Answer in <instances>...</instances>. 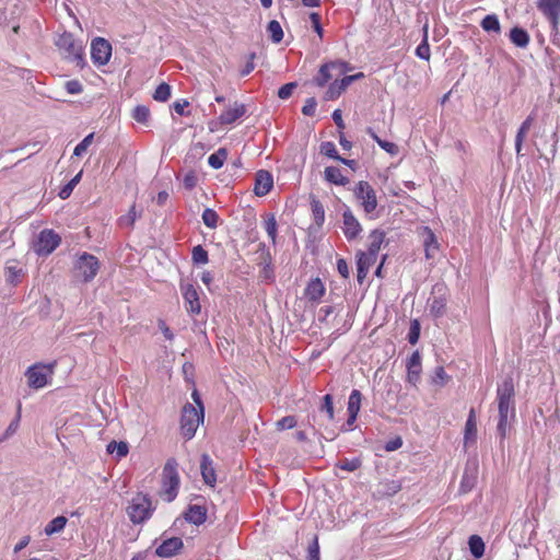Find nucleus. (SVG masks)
<instances>
[{"label":"nucleus","instance_id":"nucleus-58","mask_svg":"<svg viewBox=\"0 0 560 560\" xmlns=\"http://www.w3.org/2000/svg\"><path fill=\"white\" fill-rule=\"evenodd\" d=\"M317 106V102L314 97H310L306 100L304 106L302 107V113L305 116H313L315 114Z\"/></svg>","mask_w":560,"mask_h":560},{"label":"nucleus","instance_id":"nucleus-56","mask_svg":"<svg viewBox=\"0 0 560 560\" xmlns=\"http://www.w3.org/2000/svg\"><path fill=\"white\" fill-rule=\"evenodd\" d=\"M65 89L69 94H80L83 91V86L78 80L67 81L65 84Z\"/></svg>","mask_w":560,"mask_h":560},{"label":"nucleus","instance_id":"nucleus-13","mask_svg":"<svg viewBox=\"0 0 560 560\" xmlns=\"http://www.w3.org/2000/svg\"><path fill=\"white\" fill-rule=\"evenodd\" d=\"M183 298L185 301V307L187 312L197 315L201 311V305L199 302V294L196 288L192 284H184L182 285Z\"/></svg>","mask_w":560,"mask_h":560},{"label":"nucleus","instance_id":"nucleus-6","mask_svg":"<svg viewBox=\"0 0 560 560\" xmlns=\"http://www.w3.org/2000/svg\"><path fill=\"white\" fill-rule=\"evenodd\" d=\"M55 364H34L25 373L27 384L31 388L39 389L47 385L48 378L54 373Z\"/></svg>","mask_w":560,"mask_h":560},{"label":"nucleus","instance_id":"nucleus-44","mask_svg":"<svg viewBox=\"0 0 560 560\" xmlns=\"http://www.w3.org/2000/svg\"><path fill=\"white\" fill-rule=\"evenodd\" d=\"M171 97V86L167 83H161L153 94V98L159 102H166Z\"/></svg>","mask_w":560,"mask_h":560},{"label":"nucleus","instance_id":"nucleus-32","mask_svg":"<svg viewBox=\"0 0 560 560\" xmlns=\"http://www.w3.org/2000/svg\"><path fill=\"white\" fill-rule=\"evenodd\" d=\"M480 25L486 32H494L497 34L501 32L500 21L495 14L486 15Z\"/></svg>","mask_w":560,"mask_h":560},{"label":"nucleus","instance_id":"nucleus-57","mask_svg":"<svg viewBox=\"0 0 560 560\" xmlns=\"http://www.w3.org/2000/svg\"><path fill=\"white\" fill-rule=\"evenodd\" d=\"M295 88H296V83H294V82H290V83L282 85L278 91L279 98H281V100L289 98L292 95L293 90Z\"/></svg>","mask_w":560,"mask_h":560},{"label":"nucleus","instance_id":"nucleus-25","mask_svg":"<svg viewBox=\"0 0 560 560\" xmlns=\"http://www.w3.org/2000/svg\"><path fill=\"white\" fill-rule=\"evenodd\" d=\"M385 240V232L381 230H374L369 235V248L368 252L370 256H376L381 249V246Z\"/></svg>","mask_w":560,"mask_h":560},{"label":"nucleus","instance_id":"nucleus-10","mask_svg":"<svg viewBox=\"0 0 560 560\" xmlns=\"http://www.w3.org/2000/svg\"><path fill=\"white\" fill-rule=\"evenodd\" d=\"M112 56V45L109 42L102 37H96L91 43V58L97 66H105L108 63Z\"/></svg>","mask_w":560,"mask_h":560},{"label":"nucleus","instance_id":"nucleus-39","mask_svg":"<svg viewBox=\"0 0 560 560\" xmlns=\"http://www.w3.org/2000/svg\"><path fill=\"white\" fill-rule=\"evenodd\" d=\"M361 393L358 389H353L348 400V413L358 415L361 406Z\"/></svg>","mask_w":560,"mask_h":560},{"label":"nucleus","instance_id":"nucleus-54","mask_svg":"<svg viewBox=\"0 0 560 560\" xmlns=\"http://www.w3.org/2000/svg\"><path fill=\"white\" fill-rule=\"evenodd\" d=\"M137 217H138V214H137V211H136V206L133 205L130 208L128 214L120 218V220H119L120 224L121 225H126V226H132L135 221L137 220Z\"/></svg>","mask_w":560,"mask_h":560},{"label":"nucleus","instance_id":"nucleus-4","mask_svg":"<svg viewBox=\"0 0 560 560\" xmlns=\"http://www.w3.org/2000/svg\"><path fill=\"white\" fill-rule=\"evenodd\" d=\"M177 462L175 458H168L162 471L163 495L167 502H172L178 493L179 475L177 471Z\"/></svg>","mask_w":560,"mask_h":560},{"label":"nucleus","instance_id":"nucleus-43","mask_svg":"<svg viewBox=\"0 0 560 560\" xmlns=\"http://www.w3.org/2000/svg\"><path fill=\"white\" fill-rule=\"evenodd\" d=\"M265 230L275 245L277 240V221L273 214L267 215L265 220Z\"/></svg>","mask_w":560,"mask_h":560},{"label":"nucleus","instance_id":"nucleus-35","mask_svg":"<svg viewBox=\"0 0 560 560\" xmlns=\"http://www.w3.org/2000/svg\"><path fill=\"white\" fill-rule=\"evenodd\" d=\"M430 313L434 316V317H441L444 313H445V310H446V301L445 299L439 296V298H433L432 300H430Z\"/></svg>","mask_w":560,"mask_h":560},{"label":"nucleus","instance_id":"nucleus-64","mask_svg":"<svg viewBox=\"0 0 560 560\" xmlns=\"http://www.w3.org/2000/svg\"><path fill=\"white\" fill-rule=\"evenodd\" d=\"M337 270L341 277H343V278L349 277V267H348L347 261L343 258H339L337 260Z\"/></svg>","mask_w":560,"mask_h":560},{"label":"nucleus","instance_id":"nucleus-33","mask_svg":"<svg viewBox=\"0 0 560 560\" xmlns=\"http://www.w3.org/2000/svg\"><path fill=\"white\" fill-rule=\"evenodd\" d=\"M477 434V424H476V416L475 410L471 409L468 416V419L465 423V442L470 440H475Z\"/></svg>","mask_w":560,"mask_h":560},{"label":"nucleus","instance_id":"nucleus-48","mask_svg":"<svg viewBox=\"0 0 560 560\" xmlns=\"http://www.w3.org/2000/svg\"><path fill=\"white\" fill-rule=\"evenodd\" d=\"M420 323L418 319H412L408 332V341L411 345H416L420 337Z\"/></svg>","mask_w":560,"mask_h":560},{"label":"nucleus","instance_id":"nucleus-24","mask_svg":"<svg viewBox=\"0 0 560 560\" xmlns=\"http://www.w3.org/2000/svg\"><path fill=\"white\" fill-rule=\"evenodd\" d=\"M509 37H510V40L518 48H526L528 46L529 39H530L527 31L522 27H518V26H514L510 31Z\"/></svg>","mask_w":560,"mask_h":560},{"label":"nucleus","instance_id":"nucleus-8","mask_svg":"<svg viewBox=\"0 0 560 560\" xmlns=\"http://www.w3.org/2000/svg\"><path fill=\"white\" fill-rule=\"evenodd\" d=\"M74 269L77 275L81 277L83 281L89 282L97 275L100 261L95 256L89 253H83L77 258Z\"/></svg>","mask_w":560,"mask_h":560},{"label":"nucleus","instance_id":"nucleus-21","mask_svg":"<svg viewBox=\"0 0 560 560\" xmlns=\"http://www.w3.org/2000/svg\"><path fill=\"white\" fill-rule=\"evenodd\" d=\"M184 517L188 523L201 525L207 520V510L201 505H189Z\"/></svg>","mask_w":560,"mask_h":560},{"label":"nucleus","instance_id":"nucleus-47","mask_svg":"<svg viewBox=\"0 0 560 560\" xmlns=\"http://www.w3.org/2000/svg\"><path fill=\"white\" fill-rule=\"evenodd\" d=\"M94 133H89L80 143L77 144L73 151V155L75 156H82L88 148L93 142Z\"/></svg>","mask_w":560,"mask_h":560},{"label":"nucleus","instance_id":"nucleus-3","mask_svg":"<svg viewBox=\"0 0 560 560\" xmlns=\"http://www.w3.org/2000/svg\"><path fill=\"white\" fill-rule=\"evenodd\" d=\"M154 511L151 499L143 493H138L129 502L126 512L133 524H142L148 521Z\"/></svg>","mask_w":560,"mask_h":560},{"label":"nucleus","instance_id":"nucleus-19","mask_svg":"<svg viewBox=\"0 0 560 560\" xmlns=\"http://www.w3.org/2000/svg\"><path fill=\"white\" fill-rule=\"evenodd\" d=\"M200 470L205 483L210 487H214L217 483V475L213 466V460L208 454L201 455Z\"/></svg>","mask_w":560,"mask_h":560},{"label":"nucleus","instance_id":"nucleus-40","mask_svg":"<svg viewBox=\"0 0 560 560\" xmlns=\"http://www.w3.org/2000/svg\"><path fill=\"white\" fill-rule=\"evenodd\" d=\"M201 218L206 226L210 229H215L218 226L219 215L213 209L206 208L202 212Z\"/></svg>","mask_w":560,"mask_h":560},{"label":"nucleus","instance_id":"nucleus-30","mask_svg":"<svg viewBox=\"0 0 560 560\" xmlns=\"http://www.w3.org/2000/svg\"><path fill=\"white\" fill-rule=\"evenodd\" d=\"M468 546L471 555L479 559L485 553V542L482 538L478 535H471L468 539Z\"/></svg>","mask_w":560,"mask_h":560},{"label":"nucleus","instance_id":"nucleus-18","mask_svg":"<svg viewBox=\"0 0 560 560\" xmlns=\"http://www.w3.org/2000/svg\"><path fill=\"white\" fill-rule=\"evenodd\" d=\"M24 276V270L20 266L19 261L11 259L5 262L4 277L7 283L11 285H18Z\"/></svg>","mask_w":560,"mask_h":560},{"label":"nucleus","instance_id":"nucleus-51","mask_svg":"<svg viewBox=\"0 0 560 560\" xmlns=\"http://www.w3.org/2000/svg\"><path fill=\"white\" fill-rule=\"evenodd\" d=\"M320 411L325 412L329 420L334 419V404H332V396L330 394H326L323 397V404L320 406Z\"/></svg>","mask_w":560,"mask_h":560},{"label":"nucleus","instance_id":"nucleus-1","mask_svg":"<svg viewBox=\"0 0 560 560\" xmlns=\"http://www.w3.org/2000/svg\"><path fill=\"white\" fill-rule=\"evenodd\" d=\"M514 383L512 377H506L497 388V401L499 409V422L497 430L502 439L506 436L509 420L515 416Z\"/></svg>","mask_w":560,"mask_h":560},{"label":"nucleus","instance_id":"nucleus-59","mask_svg":"<svg viewBox=\"0 0 560 560\" xmlns=\"http://www.w3.org/2000/svg\"><path fill=\"white\" fill-rule=\"evenodd\" d=\"M448 378L443 366H438L434 371L433 383L443 385Z\"/></svg>","mask_w":560,"mask_h":560},{"label":"nucleus","instance_id":"nucleus-9","mask_svg":"<svg viewBox=\"0 0 560 560\" xmlns=\"http://www.w3.org/2000/svg\"><path fill=\"white\" fill-rule=\"evenodd\" d=\"M353 192L366 213H372L376 209V194L368 182L360 180L355 185Z\"/></svg>","mask_w":560,"mask_h":560},{"label":"nucleus","instance_id":"nucleus-17","mask_svg":"<svg viewBox=\"0 0 560 560\" xmlns=\"http://www.w3.org/2000/svg\"><path fill=\"white\" fill-rule=\"evenodd\" d=\"M183 548V540L178 537H172L164 540L155 550V553L162 558H170L176 555Z\"/></svg>","mask_w":560,"mask_h":560},{"label":"nucleus","instance_id":"nucleus-41","mask_svg":"<svg viewBox=\"0 0 560 560\" xmlns=\"http://www.w3.org/2000/svg\"><path fill=\"white\" fill-rule=\"evenodd\" d=\"M191 259L196 265H206L209 260L208 252L201 245H197L192 248Z\"/></svg>","mask_w":560,"mask_h":560},{"label":"nucleus","instance_id":"nucleus-42","mask_svg":"<svg viewBox=\"0 0 560 560\" xmlns=\"http://www.w3.org/2000/svg\"><path fill=\"white\" fill-rule=\"evenodd\" d=\"M361 466V460L360 458L358 457H354V458H343V459H340L337 464H336V467L342 469V470H347V471H355L357 469H359Z\"/></svg>","mask_w":560,"mask_h":560},{"label":"nucleus","instance_id":"nucleus-15","mask_svg":"<svg viewBox=\"0 0 560 560\" xmlns=\"http://www.w3.org/2000/svg\"><path fill=\"white\" fill-rule=\"evenodd\" d=\"M343 226L342 231L348 241L354 240L361 232L362 228L357 218L353 215L350 209H347L343 214Z\"/></svg>","mask_w":560,"mask_h":560},{"label":"nucleus","instance_id":"nucleus-20","mask_svg":"<svg viewBox=\"0 0 560 560\" xmlns=\"http://www.w3.org/2000/svg\"><path fill=\"white\" fill-rule=\"evenodd\" d=\"M273 186V179L269 172L259 171L256 174L254 191L257 196L267 195Z\"/></svg>","mask_w":560,"mask_h":560},{"label":"nucleus","instance_id":"nucleus-53","mask_svg":"<svg viewBox=\"0 0 560 560\" xmlns=\"http://www.w3.org/2000/svg\"><path fill=\"white\" fill-rule=\"evenodd\" d=\"M276 425L278 430L293 429L296 425V419L294 416H287L278 420Z\"/></svg>","mask_w":560,"mask_h":560},{"label":"nucleus","instance_id":"nucleus-12","mask_svg":"<svg viewBox=\"0 0 560 560\" xmlns=\"http://www.w3.org/2000/svg\"><path fill=\"white\" fill-rule=\"evenodd\" d=\"M332 69H337L338 74H343L350 70L349 65L345 61L325 63L319 68L318 74L315 78V83L318 86H324L330 79H332V74L330 73V70Z\"/></svg>","mask_w":560,"mask_h":560},{"label":"nucleus","instance_id":"nucleus-26","mask_svg":"<svg viewBox=\"0 0 560 560\" xmlns=\"http://www.w3.org/2000/svg\"><path fill=\"white\" fill-rule=\"evenodd\" d=\"M260 250H261V255H260L261 261L259 265L262 267L261 276L265 279H272L273 270H272V266H271L270 252L266 248V246L264 244H260Z\"/></svg>","mask_w":560,"mask_h":560},{"label":"nucleus","instance_id":"nucleus-5","mask_svg":"<svg viewBox=\"0 0 560 560\" xmlns=\"http://www.w3.org/2000/svg\"><path fill=\"white\" fill-rule=\"evenodd\" d=\"M205 409L198 410L191 404H186L182 410L180 417V432L186 440L195 436L199 424L203 421Z\"/></svg>","mask_w":560,"mask_h":560},{"label":"nucleus","instance_id":"nucleus-27","mask_svg":"<svg viewBox=\"0 0 560 560\" xmlns=\"http://www.w3.org/2000/svg\"><path fill=\"white\" fill-rule=\"evenodd\" d=\"M67 522H68V518L63 515H60V516H57L55 518H52L46 526H45V529H44V533L47 535V536H51L54 534H58L60 532L63 530V528L66 527L67 525Z\"/></svg>","mask_w":560,"mask_h":560},{"label":"nucleus","instance_id":"nucleus-55","mask_svg":"<svg viewBox=\"0 0 560 560\" xmlns=\"http://www.w3.org/2000/svg\"><path fill=\"white\" fill-rule=\"evenodd\" d=\"M307 560H320L319 559V545L318 538L315 536L312 544L308 546Z\"/></svg>","mask_w":560,"mask_h":560},{"label":"nucleus","instance_id":"nucleus-37","mask_svg":"<svg viewBox=\"0 0 560 560\" xmlns=\"http://www.w3.org/2000/svg\"><path fill=\"white\" fill-rule=\"evenodd\" d=\"M20 419H21V404H19L18 413L14 418V420L11 421V423L5 429L4 433L0 436V443L8 440L10 436H12L19 429L20 425Z\"/></svg>","mask_w":560,"mask_h":560},{"label":"nucleus","instance_id":"nucleus-34","mask_svg":"<svg viewBox=\"0 0 560 560\" xmlns=\"http://www.w3.org/2000/svg\"><path fill=\"white\" fill-rule=\"evenodd\" d=\"M416 56L427 61L430 59L431 52L428 43V26L423 28V39L416 48Z\"/></svg>","mask_w":560,"mask_h":560},{"label":"nucleus","instance_id":"nucleus-46","mask_svg":"<svg viewBox=\"0 0 560 560\" xmlns=\"http://www.w3.org/2000/svg\"><path fill=\"white\" fill-rule=\"evenodd\" d=\"M319 149H320L322 154H324L330 159H334V160L340 159V155L338 154L336 145L331 141L322 142Z\"/></svg>","mask_w":560,"mask_h":560},{"label":"nucleus","instance_id":"nucleus-49","mask_svg":"<svg viewBox=\"0 0 560 560\" xmlns=\"http://www.w3.org/2000/svg\"><path fill=\"white\" fill-rule=\"evenodd\" d=\"M376 256H370L369 253L360 252L358 254L357 266H362L363 268L370 270L371 266L376 261Z\"/></svg>","mask_w":560,"mask_h":560},{"label":"nucleus","instance_id":"nucleus-52","mask_svg":"<svg viewBox=\"0 0 560 560\" xmlns=\"http://www.w3.org/2000/svg\"><path fill=\"white\" fill-rule=\"evenodd\" d=\"M345 90L340 86L338 80H335L327 89L325 93L326 100L338 98Z\"/></svg>","mask_w":560,"mask_h":560},{"label":"nucleus","instance_id":"nucleus-63","mask_svg":"<svg viewBox=\"0 0 560 560\" xmlns=\"http://www.w3.org/2000/svg\"><path fill=\"white\" fill-rule=\"evenodd\" d=\"M310 19L312 21V24H313V27L315 30V32L319 35V37L323 36V28H322V25H320V16L318 15V13H311L310 14Z\"/></svg>","mask_w":560,"mask_h":560},{"label":"nucleus","instance_id":"nucleus-60","mask_svg":"<svg viewBox=\"0 0 560 560\" xmlns=\"http://www.w3.org/2000/svg\"><path fill=\"white\" fill-rule=\"evenodd\" d=\"M527 135L526 130H523L521 127L517 130L516 137H515V151L517 155H521V151L523 148L524 139Z\"/></svg>","mask_w":560,"mask_h":560},{"label":"nucleus","instance_id":"nucleus-22","mask_svg":"<svg viewBox=\"0 0 560 560\" xmlns=\"http://www.w3.org/2000/svg\"><path fill=\"white\" fill-rule=\"evenodd\" d=\"M325 291V285L322 280L319 278H315L308 282L304 294L310 301L317 302L323 298Z\"/></svg>","mask_w":560,"mask_h":560},{"label":"nucleus","instance_id":"nucleus-45","mask_svg":"<svg viewBox=\"0 0 560 560\" xmlns=\"http://www.w3.org/2000/svg\"><path fill=\"white\" fill-rule=\"evenodd\" d=\"M311 205L316 224L322 225L325 221V210L323 205L318 200H313Z\"/></svg>","mask_w":560,"mask_h":560},{"label":"nucleus","instance_id":"nucleus-14","mask_svg":"<svg viewBox=\"0 0 560 560\" xmlns=\"http://www.w3.org/2000/svg\"><path fill=\"white\" fill-rule=\"evenodd\" d=\"M407 381L416 386L420 381L422 364H421V354L418 350H416L407 361Z\"/></svg>","mask_w":560,"mask_h":560},{"label":"nucleus","instance_id":"nucleus-2","mask_svg":"<svg viewBox=\"0 0 560 560\" xmlns=\"http://www.w3.org/2000/svg\"><path fill=\"white\" fill-rule=\"evenodd\" d=\"M55 45L65 59L74 62L81 68L85 65L83 45L71 33L65 32L60 34L55 40Z\"/></svg>","mask_w":560,"mask_h":560},{"label":"nucleus","instance_id":"nucleus-61","mask_svg":"<svg viewBox=\"0 0 560 560\" xmlns=\"http://www.w3.org/2000/svg\"><path fill=\"white\" fill-rule=\"evenodd\" d=\"M188 105H189L188 101L179 100V101L174 102L173 108H174L176 114H178L180 116H187V115H189V113L185 112V108Z\"/></svg>","mask_w":560,"mask_h":560},{"label":"nucleus","instance_id":"nucleus-31","mask_svg":"<svg viewBox=\"0 0 560 560\" xmlns=\"http://www.w3.org/2000/svg\"><path fill=\"white\" fill-rule=\"evenodd\" d=\"M226 158H228V150L225 148H220L219 150H217L214 153H212L208 158V164L212 168L219 170L223 166L224 162L226 161Z\"/></svg>","mask_w":560,"mask_h":560},{"label":"nucleus","instance_id":"nucleus-50","mask_svg":"<svg viewBox=\"0 0 560 560\" xmlns=\"http://www.w3.org/2000/svg\"><path fill=\"white\" fill-rule=\"evenodd\" d=\"M80 177H81V173L77 174V175H75V176H74V177H73V178H72V179H71L67 185H65V186L60 189V191H59V197H60L61 199H67V198L71 195V192H72L73 188H74V187L77 186V184L79 183Z\"/></svg>","mask_w":560,"mask_h":560},{"label":"nucleus","instance_id":"nucleus-23","mask_svg":"<svg viewBox=\"0 0 560 560\" xmlns=\"http://www.w3.org/2000/svg\"><path fill=\"white\" fill-rule=\"evenodd\" d=\"M325 179L334 185L345 186L349 183L348 177L343 176L341 170L336 166H327L324 171Z\"/></svg>","mask_w":560,"mask_h":560},{"label":"nucleus","instance_id":"nucleus-29","mask_svg":"<svg viewBox=\"0 0 560 560\" xmlns=\"http://www.w3.org/2000/svg\"><path fill=\"white\" fill-rule=\"evenodd\" d=\"M106 451L108 454L116 455L118 459L126 457L129 452V446L127 442L120 441H112L107 444Z\"/></svg>","mask_w":560,"mask_h":560},{"label":"nucleus","instance_id":"nucleus-11","mask_svg":"<svg viewBox=\"0 0 560 560\" xmlns=\"http://www.w3.org/2000/svg\"><path fill=\"white\" fill-rule=\"evenodd\" d=\"M538 10L550 21L551 30L558 34L560 26V0H538Z\"/></svg>","mask_w":560,"mask_h":560},{"label":"nucleus","instance_id":"nucleus-62","mask_svg":"<svg viewBox=\"0 0 560 560\" xmlns=\"http://www.w3.org/2000/svg\"><path fill=\"white\" fill-rule=\"evenodd\" d=\"M378 145L392 155H395L398 152V147L394 142L382 140L378 141Z\"/></svg>","mask_w":560,"mask_h":560},{"label":"nucleus","instance_id":"nucleus-28","mask_svg":"<svg viewBox=\"0 0 560 560\" xmlns=\"http://www.w3.org/2000/svg\"><path fill=\"white\" fill-rule=\"evenodd\" d=\"M401 489V485L397 480H386L378 485L377 493L380 495L392 497Z\"/></svg>","mask_w":560,"mask_h":560},{"label":"nucleus","instance_id":"nucleus-36","mask_svg":"<svg viewBox=\"0 0 560 560\" xmlns=\"http://www.w3.org/2000/svg\"><path fill=\"white\" fill-rule=\"evenodd\" d=\"M267 31L270 35V38L273 43L278 44L283 38V31L280 23L276 20H272L268 23Z\"/></svg>","mask_w":560,"mask_h":560},{"label":"nucleus","instance_id":"nucleus-16","mask_svg":"<svg viewBox=\"0 0 560 560\" xmlns=\"http://www.w3.org/2000/svg\"><path fill=\"white\" fill-rule=\"evenodd\" d=\"M245 113V105L235 102L233 105L229 106L225 110L221 113V115L219 116V120L222 125H231L235 122L238 118L244 116Z\"/></svg>","mask_w":560,"mask_h":560},{"label":"nucleus","instance_id":"nucleus-7","mask_svg":"<svg viewBox=\"0 0 560 560\" xmlns=\"http://www.w3.org/2000/svg\"><path fill=\"white\" fill-rule=\"evenodd\" d=\"M60 236L52 230H43L33 244V249L38 256L51 254L60 244Z\"/></svg>","mask_w":560,"mask_h":560},{"label":"nucleus","instance_id":"nucleus-38","mask_svg":"<svg viewBox=\"0 0 560 560\" xmlns=\"http://www.w3.org/2000/svg\"><path fill=\"white\" fill-rule=\"evenodd\" d=\"M132 118L137 122L148 125L150 118V109L144 105H138L132 110Z\"/></svg>","mask_w":560,"mask_h":560}]
</instances>
